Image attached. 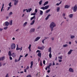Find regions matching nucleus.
Listing matches in <instances>:
<instances>
[{"label": "nucleus", "instance_id": "8", "mask_svg": "<svg viewBox=\"0 0 77 77\" xmlns=\"http://www.w3.org/2000/svg\"><path fill=\"white\" fill-rule=\"evenodd\" d=\"M69 72H73L74 69H73L72 68H70L69 69Z\"/></svg>", "mask_w": 77, "mask_h": 77}, {"label": "nucleus", "instance_id": "33", "mask_svg": "<svg viewBox=\"0 0 77 77\" xmlns=\"http://www.w3.org/2000/svg\"><path fill=\"white\" fill-rule=\"evenodd\" d=\"M49 58H51V57H52V55H51V53H49Z\"/></svg>", "mask_w": 77, "mask_h": 77}, {"label": "nucleus", "instance_id": "6", "mask_svg": "<svg viewBox=\"0 0 77 77\" xmlns=\"http://www.w3.org/2000/svg\"><path fill=\"white\" fill-rule=\"evenodd\" d=\"M38 49H39V50H43L45 48V47L44 46H42V47H40V46H38L37 47Z\"/></svg>", "mask_w": 77, "mask_h": 77}, {"label": "nucleus", "instance_id": "10", "mask_svg": "<svg viewBox=\"0 0 77 77\" xmlns=\"http://www.w3.org/2000/svg\"><path fill=\"white\" fill-rule=\"evenodd\" d=\"M35 28H32L31 29L30 31V33H33V32H35Z\"/></svg>", "mask_w": 77, "mask_h": 77}, {"label": "nucleus", "instance_id": "58", "mask_svg": "<svg viewBox=\"0 0 77 77\" xmlns=\"http://www.w3.org/2000/svg\"><path fill=\"white\" fill-rule=\"evenodd\" d=\"M5 77H9V75H8V74H7L5 76Z\"/></svg>", "mask_w": 77, "mask_h": 77}, {"label": "nucleus", "instance_id": "17", "mask_svg": "<svg viewBox=\"0 0 77 77\" xmlns=\"http://www.w3.org/2000/svg\"><path fill=\"white\" fill-rule=\"evenodd\" d=\"M23 57V56H22V55L20 56V57H19V58L18 60V62H20V60H21V57Z\"/></svg>", "mask_w": 77, "mask_h": 77}, {"label": "nucleus", "instance_id": "47", "mask_svg": "<svg viewBox=\"0 0 77 77\" xmlns=\"http://www.w3.org/2000/svg\"><path fill=\"white\" fill-rule=\"evenodd\" d=\"M26 70H27V69H29V66H27V67L26 68Z\"/></svg>", "mask_w": 77, "mask_h": 77}, {"label": "nucleus", "instance_id": "34", "mask_svg": "<svg viewBox=\"0 0 77 77\" xmlns=\"http://www.w3.org/2000/svg\"><path fill=\"white\" fill-rule=\"evenodd\" d=\"M57 12H59V11H60V7H57Z\"/></svg>", "mask_w": 77, "mask_h": 77}, {"label": "nucleus", "instance_id": "60", "mask_svg": "<svg viewBox=\"0 0 77 77\" xmlns=\"http://www.w3.org/2000/svg\"><path fill=\"white\" fill-rule=\"evenodd\" d=\"M62 61V60H59V62H61Z\"/></svg>", "mask_w": 77, "mask_h": 77}, {"label": "nucleus", "instance_id": "15", "mask_svg": "<svg viewBox=\"0 0 77 77\" xmlns=\"http://www.w3.org/2000/svg\"><path fill=\"white\" fill-rule=\"evenodd\" d=\"M31 47H32L31 44L29 45V46L28 47V49L29 50V51H31Z\"/></svg>", "mask_w": 77, "mask_h": 77}, {"label": "nucleus", "instance_id": "22", "mask_svg": "<svg viewBox=\"0 0 77 77\" xmlns=\"http://www.w3.org/2000/svg\"><path fill=\"white\" fill-rule=\"evenodd\" d=\"M51 65H52V63H50L49 66H48V69H50V67L51 66Z\"/></svg>", "mask_w": 77, "mask_h": 77}, {"label": "nucleus", "instance_id": "48", "mask_svg": "<svg viewBox=\"0 0 77 77\" xmlns=\"http://www.w3.org/2000/svg\"><path fill=\"white\" fill-rule=\"evenodd\" d=\"M64 23V21L62 22L60 24V26H62V24H63V23Z\"/></svg>", "mask_w": 77, "mask_h": 77}, {"label": "nucleus", "instance_id": "53", "mask_svg": "<svg viewBox=\"0 0 77 77\" xmlns=\"http://www.w3.org/2000/svg\"><path fill=\"white\" fill-rule=\"evenodd\" d=\"M9 59L10 60H12V57L11 56H10Z\"/></svg>", "mask_w": 77, "mask_h": 77}, {"label": "nucleus", "instance_id": "29", "mask_svg": "<svg viewBox=\"0 0 77 77\" xmlns=\"http://www.w3.org/2000/svg\"><path fill=\"white\" fill-rule=\"evenodd\" d=\"M62 3V1H61L59 3H57L56 6H59V5H60Z\"/></svg>", "mask_w": 77, "mask_h": 77}, {"label": "nucleus", "instance_id": "54", "mask_svg": "<svg viewBox=\"0 0 77 77\" xmlns=\"http://www.w3.org/2000/svg\"><path fill=\"white\" fill-rule=\"evenodd\" d=\"M27 56H28V54H26L25 56V57H27Z\"/></svg>", "mask_w": 77, "mask_h": 77}, {"label": "nucleus", "instance_id": "18", "mask_svg": "<svg viewBox=\"0 0 77 77\" xmlns=\"http://www.w3.org/2000/svg\"><path fill=\"white\" fill-rule=\"evenodd\" d=\"M37 55L38 57H41V52H38Z\"/></svg>", "mask_w": 77, "mask_h": 77}, {"label": "nucleus", "instance_id": "26", "mask_svg": "<svg viewBox=\"0 0 77 77\" xmlns=\"http://www.w3.org/2000/svg\"><path fill=\"white\" fill-rule=\"evenodd\" d=\"M48 3V2L47 1L45 2L43 4L44 6H45V5H47Z\"/></svg>", "mask_w": 77, "mask_h": 77}, {"label": "nucleus", "instance_id": "63", "mask_svg": "<svg viewBox=\"0 0 77 77\" xmlns=\"http://www.w3.org/2000/svg\"><path fill=\"white\" fill-rule=\"evenodd\" d=\"M57 60V57H55V60Z\"/></svg>", "mask_w": 77, "mask_h": 77}, {"label": "nucleus", "instance_id": "5", "mask_svg": "<svg viewBox=\"0 0 77 77\" xmlns=\"http://www.w3.org/2000/svg\"><path fill=\"white\" fill-rule=\"evenodd\" d=\"M12 1H13V2H14V5L15 6H17V4H18V1L17 0H12Z\"/></svg>", "mask_w": 77, "mask_h": 77}, {"label": "nucleus", "instance_id": "28", "mask_svg": "<svg viewBox=\"0 0 77 77\" xmlns=\"http://www.w3.org/2000/svg\"><path fill=\"white\" fill-rule=\"evenodd\" d=\"M58 59H63V58L62 57V56H59L58 57Z\"/></svg>", "mask_w": 77, "mask_h": 77}, {"label": "nucleus", "instance_id": "59", "mask_svg": "<svg viewBox=\"0 0 77 77\" xmlns=\"http://www.w3.org/2000/svg\"><path fill=\"white\" fill-rule=\"evenodd\" d=\"M4 8L3 7H2L1 9V11L2 12V11H3V9Z\"/></svg>", "mask_w": 77, "mask_h": 77}, {"label": "nucleus", "instance_id": "49", "mask_svg": "<svg viewBox=\"0 0 77 77\" xmlns=\"http://www.w3.org/2000/svg\"><path fill=\"white\" fill-rule=\"evenodd\" d=\"M43 63L44 65L45 64V60L43 61Z\"/></svg>", "mask_w": 77, "mask_h": 77}, {"label": "nucleus", "instance_id": "2", "mask_svg": "<svg viewBox=\"0 0 77 77\" xmlns=\"http://www.w3.org/2000/svg\"><path fill=\"white\" fill-rule=\"evenodd\" d=\"M11 48L12 50H14V49H15V48H16V45L14 43H12L11 45Z\"/></svg>", "mask_w": 77, "mask_h": 77}, {"label": "nucleus", "instance_id": "31", "mask_svg": "<svg viewBox=\"0 0 77 77\" xmlns=\"http://www.w3.org/2000/svg\"><path fill=\"white\" fill-rule=\"evenodd\" d=\"M9 24L10 25H12V20H11L9 22Z\"/></svg>", "mask_w": 77, "mask_h": 77}, {"label": "nucleus", "instance_id": "12", "mask_svg": "<svg viewBox=\"0 0 77 77\" xmlns=\"http://www.w3.org/2000/svg\"><path fill=\"white\" fill-rule=\"evenodd\" d=\"M11 56L13 57H15V56H16V54L15 53H13Z\"/></svg>", "mask_w": 77, "mask_h": 77}, {"label": "nucleus", "instance_id": "4", "mask_svg": "<svg viewBox=\"0 0 77 77\" xmlns=\"http://www.w3.org/2000/svg\"><path fill=\"white\" fill-rule=\"evenodd\" d=\"M9 25V23L8 21H6L5 23L3 24V26L5 27V26H8Z\"/></svg>", "mask_w": 77, "mask_h": 77}, {"label": "nucleus", "instance_id": "25", "mask_svg": "<svg viewBox=\"0 0 77 77\" xmlns=\"http://www.w3.org/2000/svg\"><path fill=\"white\" fill-rule=\"evenodd\" d=\"M48 52H50V53H51V48L50 47L48 49Z\"/></svg>", "mask_w": 77, "mask_h": 77}, {"label": "nucleus", "instance_id": "37", "mask_svg": "<svg viewBox=\"0 0 77 77\" xmlns=\"http://www.w3.org/2000/svg\"><path fill=\"white\" fill-rule=\"evenodd\" d=\"M70 38L71 39H73L75 38V36L74 35H71Z\"/></svg>", "mask_w": 77, "mask_h": 77}, {"label": "nucleus", "instance_id": "44", "mask_svg": "<svg viewBox=\"0 0 77 77\" xmlns=\"http://www.w3.org/2000/svg\"><path fill=\"white\" fill-rule=\"evenodd\" d=\"M36 15V13H35L31 14V15Z\"/></svg>", "mask_w": 77, "mask_h": 77}, {"label": "nucleus", "instance_id": "35", "mask_svg": "<svg viewBox=\"0 0 77 77\" xmlns=\"http://www.w3.org/2000/svg\"><path fill=\"white\" fill-rule=\"evenodd\" d=\"M42 0H41L39 2V5H41V4H42Z\"/></svg>", "mask_w": 77, "mask_h": 77}, {"label": "nucleus", "instance_id": "38", "mask_svg": "<svg viewBox=\"0 0 77 77\" xmlns=\"http://www.w3.org/2000/svg\"><path fill=\"white\" fill-rule=\"evenodd\" d=\"M11 4H12V2H10L9 4V6H10V7H12V5H11Z\"/></svg>", "mask_w": 77, "mask_h": 77}, {"label": "nucleus", "instance_id": "62", "mask_svg": "<svg viewBox=\"0 0 77 77\" xmlns=\"http://www.w3.org/2000/svg\"><path fill=\"white\" fill-rule=\"evenodd\" d=\"M12 40H14L15 39V38L14 37H13L12 38Z\"/></svg>", "mask_w": 77, "mask_h": 77}, {"label": "nucleus", "instance_id": "50", "mask_svg": "<svg viewBox=\"0 0 77 77\" xmlns=\"http://www.w3.org/2000/svg\"><path fill=\"white\" fill-rule=\"evenodd\" d=\"M35 13H37V12H38V10H37V9H35Z\"/></svg>", "mask_w": 77, "mask_h": 77}, {"label": "nucleus", "instance_id": "45", "mask_svg": "<svg viewBox=\"0 0 77 77\" xmlns=\"http://www.w3.org/2000/svg\"><path fill=\"white\" fill-rule=\"evenodd\" d=\"M40 65L41 66H42V61H41V60L40 63Z\"/></svg>", "mask_w": 77, "mask_h": 77}, {"label": "nucleus", "instance_id": "51", "mask_svg": "<svg viewBox=\"0 0 77 77\" xmlns=\"http://www.w3.org/2000/svg\"><path fill=\"white\" fill-rule=\"evenodd\" d=\"M40 51H39V50H37V51H36V53H38H38H40Z\"/></svg>", "mask_w": 77, "mask_h": 77}, {"label": "nucleus", "instance_id": "16", "mask_svg": "<svg viewBox=\"0 0 77 77\" xmlns=\"http://www.w3.org/2000/svg\"><path fill=\"white\" fill-rule=\"evenodd\" d=\"M33 61H32L31 62V65L30 66V68H32L33 66Z\"/></svg>", "mask_w": 77, "mask_h": 77}, {"label": "nucleus", "instance_id": "13", "mask_svg": "<svg viewBox=\"0 0 77 77\" xmlns=\"http://www.w3.org/2000/svg\"><path fill=\"white\" fill-rule=\"evenodd\" d=\"M5 57H2L0 58V61H1V60H5Z\"/></svg>", "mask_w": 77, "mask_h": 77}, {"label": "nucleus", "instance_id": "61", "mask_svg": "<svg viewBox=\"0 0 77 77\" xmlns=\"http://www.w3.org/2000/svg\"><path fill=\"white\" fill-rule=\"evenodd\" d=\"M3 30V29L0 28V32H2Z\"/></svg>", "mask_w": 77, "mask_h": 77}, {"label": "nucleus", "instance_id": "55", "mask_svg": "<svg viewBox=\"0 0 77 77\" xmlns=\"http://www.w3.org/2000/svg\"><path fill=\"white\" fill-rule=\"evenodd\" d=\"M11 8V7H8V9H7V11H9V9Z\"/></svg>", "mask_w": 77, "mask_h": 77}, {"label": "nucleus", "instance_id": "30", "mask_svg": "<svg viewBox=\"0 0 77 77\" xmlns=\"http://www.w3.org/2000/svg\"><path fill=\"white\" fill-rule=\"evenodd\" d=\"M40 15H42L43 14V11H41V10H40Z\"/></svg>", "mask_w": 77, "mask_h": 77}, {"label": "nucleus", "instance_id": "52", "mask_svg": "<svg viewBox=\"0 0 77 77\" xmlns=\"http://www.w3.org/2000/svg\"><path fill=\"white\" fill-rule=\"evenodd\" d=\"M24 72H27V70L26 69H24Z\"/></svg>", "mask_w": 77, "mask_h": 77}, {"label": "nucleus", "instance_id": "1", "mask_svg": "<svg viewBox=\"0 0 77 77\" xmlns=\"http://www.w3.org/2000/svg\"><path fill=\"white\" fill-rule=\"evenodd\" d=\"M56 26V23L54 22H52L49 25V27L51 29V32H52V31L53 30V28L55 27Z\"/></svg>", "mask_w": 77, "mask_h": 77}, {"label": "nucleus", "instance_id": "39", "mask_svg": "<svg viewBox=\"0 0 77 77\" xmlns=\"http://www.w3.org/2000/svg\"><path fill=\"white\" fill-rule=\"evenodd\" d=\"M32 10V9L31 8H29L28 9L29 12H30Z\"/></svg>", "mask_w": 77, "mask_h": 77}, {"label": "nucleus", "instance_id": "32", "mask_svg": "<svg viewBox=\"0 0 77 77\" xmlns=\"http://www.w3.org/2000/svg\"><path fill=\"white\" fill-rule=\"evenodd\" d=\"M45 9H47L49 8V5H47L45 7Z\"/></svg>", "mask_w": 77, "mask_h": 77}, {"label": "nucleus", "instance_id": "7", "mask_svg": "<svg viewBox=\"0 0 77 77\" xmlns=\"http://www.w3.org/2000/svg\"><path fill=\"white\" fill-rule=\"evenodd\" d=\"M40 38H41V37H37L35 39V40H34V42H36V41H38V40H39V39H40Z\"/></svg>", "mask_w": 77, "mask_h": 77}, {"label": "nucleus", "instance_id": "42", "mask_svg": "<svg viewBox=\"0 0 77 77\" xmlns=\"http://www.w3.org/2000/svg\"><path fill=\"white\" fill-rule=\"evenodd\" d=\"M8 27L6 26V27H4V30H7V29H8Z\"/></svg>", "mask_w": 77, "mask_h": 77}, {"label": "nucleus", "instance_id": "14", "mask_svg": "<svg viewBox=\"0 0 77 77\" xmlns=\"http://www.w3.org/2000/svg\"><path fill=\"white\" fill-rule=\"evenodd\" d=\"M69 17L70 18H72V17H73V14H70L69 15Z\"/></svg>", "mask_w": 77, "mask_h": 77}, {"label": "nucleus", "instance_id": "27", "mask_svg": "<svg viewBox=\"0 0 77 77\" xmlns=\"http://www.w3.org/2000/svg\"><path fill=\"white\" fill-rule=\"evenodd\" d=\"M34 23H35V20H33L32 21V23H30V25H33Z\"/></svg>", "mask_w": 77, "mask_h": 77}, {"label": "nucleus", "instance_id": "21", "mask_svg": "<svg viewBox=\"0 0 77 77\" xmlns=\"http://www.w3.org/2000/svg\"><path fill=\"white\" fill-rule=\"evenodd\" d=\"M27 24V22H25L23 25V27H26Z\"/></svg>", "mask_w": 77, "mask_h": 77}, {"label": "nucleus", "instance_id": "40", "mask_svg": "<svg viewBox=\"0 0 77 77\" xmlns=\"http://www.w3.org/2000/svg\"><path fill=\"white\" fill-rule=\"evenodd\" d=\"M41 9H43V10H45V7H41Z\"/></svg>", "mask_w": 77, "mask_h": 77}, {"label": "nucleus", "instance_id": "57", "mask_svg": "<svg viewBox=\"0 0 77 77\" xmlns=\"http://www.w3.org/2000/svg\"><path fill=\"white\" fill-rule=\"evenodd\" d=\"M65 15H66V14H65V13H63V17H65Z\"/></svg>", "mask_w": 77, "mask_h": 77}, {"label": "nucleus", "instance_id": "11", "mask_svg": "<svg viewBox=\"0 0 77 77\" xmlns=\"http://www.w3.org/2000/svg\"><path fill=\"white\" fill-rule=\"evenodd\" d=\"M72 51H73V50L70 49V51L68 52V54H71L72 53Z\"/></svg>", "mask_w": 77, "mask_h": 77}, {"label": "nucleus", "instance_id": "43", "mask_svg": "<svg viewBox=\"0 0 77 77\" xmlns=\"http://www.w3.org/2000/svg\"><path fill=\"white\" fill-rule=\"evenodd\" d=\"M12 14H13V13H12V12H10L9 14V15H12Z\"/></svg>", "mask_w": 77, "mask_h": 77}, {"label": "nucleus", "instance_id": "3", "mask_svg": "<svg viewBox=\"0 0 77 77\" xmlns=\"http://www.w3.org/2000/svg\"><path fill=\"white\" fill-rule=\"evenodd\" d=\"M72 9H73L74 12H76V11H77V5H75L74 6V8L73 7H72Z\"/></svg>", "mask_w": 77, "mask_h": 77}, {"label": "nucleus", "instance_id": "9", "mask_svg": "<svg viewBox=\"0 0 77 77\" xmlns=\"http://www.w3.org/2000/svg\"><path fill=\"white\" fill-rule=\"evenodd\" d=\"M16 50H20V51H22L23 50V47H21L20 48H16Z\"/></svg>", "mask_w": 77, "mask_h": 77}, {"label": "nucleus", "instance_id": "56", "mask_svg": "<svg viewBox=\"0 0 77 77\" xmlns=\"http://www.w3.org/2000/svg\"><path fill=\"white\" fill-rule=\"evenodd\" d=\"M52 65H53V66H54V65H55V63H54V62H53V63L52 64Z\"/></svg>", "mask_w": 77, "mask_h": 77}, {"label": "nucleus", "instance_id": "41", "mask_svg": "<svg viewBox=\"0 0 77 77\" xmlns=\"http://www.w3.org/2000/svg\"><path fill=\"white\" fill-rule=\"evenodd\" d=\"M50 11V9L46 11V13H48Z\"/></svg>", "mask_w": 77, "mask_h": 77}, {"label": "nucleus", "instance_id": "24", "mask_svg": "<svg viewBox=\"0 0 77 77\" xmlns=\"http://www.w3.org/2000/svg\"><path fill=\"white\" fill-rule=\"evenodd\" d=\"M50 16V14L48 15L45 18V20H47L49 18V17Z\"/></svg>", "mask_w": 77, "mask_h": 77}, {"label": "nucleus", "instance_id": "64", "mask_svg": "<svg viewBox=\"0 0 77 77\" xmlns=\"http://www.w3.org/2000/svg\"><path fill=\"white\" fill-rule=\"evenodd\" d=\"M42 42L43 44H44V41L43 40H42Z\"/></svg>", "mask_w": 77, "mask_h": 77}, {"label": "nucleus", "instance_id": "46", "mask_svg": "<svg viewBox=\"0 0 77 77\" xmlns=\"http://www.w3.org/2000/svg\"><path fill=\"white\" fill-rule=\"evenodd\" d=\"M18 60H17V59H15V60L14 62H15V63L17 62H18Z\"/></svg>", "mask_w": 77, "mask_h": 77}, {"label": "nucleus", "instance_id": "23", "mask_svg": "<svg viewBox=\"0 0 77 77\" xmlns=\"http://www.w3.org/2000/svg\"><path fill=\"white\" fill-rule=\"evenodd\" d=\"M8 55L9 56H11L12 54H11V51H8Z\"/></svg>", "mask_w": 77, "mask_h": 77}, {"label": "nucleus", "instance_id": "19", "mask_svg": "<svg viewBox=\"0 0 77 77\" xmlns=\"http://www.w3.org/2000/svg\"><path fill=\"white\" fill-rule=\"evenodd\" d=\"M33 19H34V20H35L36 19V17H35V16H34L33 17H32L31 19H30V20H32Z\"/></svg>", "mask_w": 77, "mask_h": 77}, {"label": "nucleus", "instance_id": "20", "mask_svg": "<svg viewBox=\"0 0 77 77\" xmlns=\"http://www.w3.org/2000/svg\"><path fill=\"white\" fill-rule=\"evenodd\" d=\"M69 8V6L68 5H66L64 7L65 9H68Z\"/></svg>", "mask_w": 77, "mask_h": 77}, {"label": "nucleus", "instance_id": "36", "mask_svg": "<svg viewBox=\"0 0 77 77\" xmlns=\"http://www.w3.org/2000/svg\"><path fill=\"white\" fill-rule=\"evenodd\" d=\"M68 47V45L65 44L63 45V47Z\"/></svg>", "mask_w": 77, "mask_h": 77}]
</instances>
